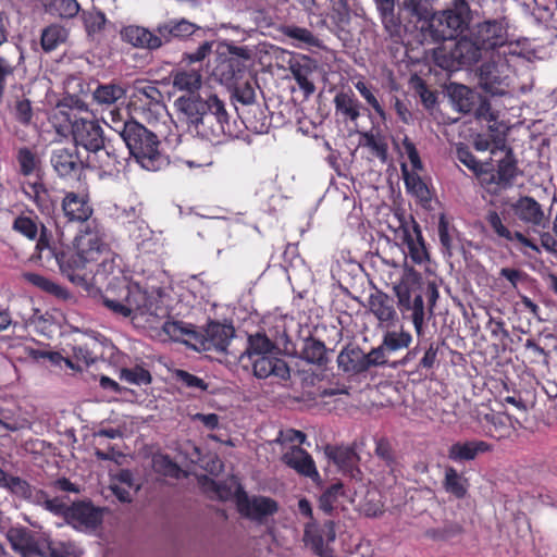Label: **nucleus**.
I'll list each match as a JSON object with an SVG mask.
<instances>
[{"label":"nucleus","instance_id":"nucleus-1","mask_svg":"<svg viewBox=\"0 0 557 557\" xmlns=\"http://www.w3.org/2000/svg\"><path fill=\"white\" fill-rule=\"evenodd\" d=\"M100 300L111 313L128 318L143 329H158L170 313L165 292L147 283H122L115 287L110 282Z\"/></svg>","mask_w":557,"mask_h":557},{"label":"nucleus","instance_id":"nucleus-2","mask_svg":"<svg viewBox=\"0 0 557 557\" xmlns=\"http://www.w3.org/2000/svg\"><path fill=\"white\" fill-rule=\"evenodd\" d=\"M508 40L503 20H486L471 26L455 42L435 48L433 59L443 70L458 71L476 64L490 51L505 48Z\"/></svg>","mask_w":557,"mask_h":557},{"label":"nucleus","instance_id":"nucleus-3","mask_svg":"<svg viewBox=\"0 0 557 557\" xmlns=\"http://www.w3.org/2000/svg\"><path fill=\"white\" fill-rule=\"evenodd\" d=\"M174 106L200 137L213 141L231 134L224 102L210 90L198 96H181Z\"/></svg>","mask_w":557,"mask_h":557},{"label":"nucleus","instance_id":"nucleus-4","mask_svg":"<svg viewBox=\"0 0 557 557\" xmlns=\"http://www.w3.org/2000/svg\"><path fill=\"white\" fill-rule=\"evenodd\" d=\"M102 236L98 232L85 231L75 237L73 247L64 246L59 257V270L70 282L78 286L88 285L102 250Z\"/></svg>","mask_w":557,"mask_h":557},{"label":"nucleus","instance_id":"nucleus-5","mask_svg":"<svg viewBox=\"0 0 557 557\" xmlns=\"http://www.w3.org/2000/svg\"><path fill=\"white\" fill-rule=\"evenodd\" d=\"M120 128L129 154L143 169L159 171L168 164L166 157L159 150L160 141L154 133L134 120Z\"/></svg>","mask_w":557,"mask_h":557},{"label":"nucleus","instance_id":"nucleus-6","mask_svg":"<svg viewBox=\"0 0 557 557\" xmlns=\"http://www.w3.org/2000/svg\"><path fill=\"white\" fill-rule=\"evenodd\" d=\"M393 292L397 298V307L405 317L407 313L413 324L416 334H424L426 309L423 300V282L421 275L413 271H404L397 282L393 284Z\"/></svg>","mask_w":557,"mask_h":557},{"label":"nucleus","instance_id":"nucleus-7","mask_svg":"<svg viewBox=\"0 0 557 557\" xmlns=\"http://www.w3.org/2000/svg\"><path fill=\"white\" fill-rule=\"evenodd\" d=\"M471 10L466 0H453L451 7L433 13L429 18L428 33L434 42L454 40L470 28Z\"/></svg>","mask_w":557,"mask_h":557},{"label":"nucleus","instance_id":"nucleus-8","mask_svg":"<svg viewBox=\"0 0 557 557\" xmlns=\"http://www.w3.org/2000/svg\"><path fill=\"white\" fill-rule=\"evenodd\" d=\"M129 99L134 110L141 112L148 121L157 120L164 110L161 91L145 81L134 82Z\"/></svg>","mask_w":557,"mask_h":557},{"label":"nucleus","instance_id":"nucleus-9","mask_svg":"<svg viewBox=\"0 0 557 557\" xmlns=\"http://www.w3.org/2000/svg\"><path fill=\"white\" fill-rule=\"evenodd\" d=\"M511 69L507 59L500 53L493 54V59L483 63L479 69L480 86L492 95H502L509 85Z\"/></svg>","mask_w":557,"mask_h":557},{"label":"nucleus","instance_id":"nucleus-10","mask_svg":"<svg viewBox=\"0 0 557 557\" xmlns=\"http://www.w3.org/2000/svg\"><path fill=\"white\" fill-rule=\"evenodd\" d=\"M103 511L90 502H77L70 506L65 522L79 532H94L102 523Z\"/></svg>","mask_w":557,"mask_h":557},{"label":"nucleus","instance_id":"nucleus-11","mask_svg":"<svg viewBox=\"0 0 557 557\" xmlns=\"http://www.w3.org/2000/svg\"><path fill=\"white\" fill-rule=\"evenodd\" d=\"M335 539L336 531L333 521L325 522L321 529L318 528L315 522L306 524L304 542L306 546L310 547L313 553L320 557H334L330 544L333 543Z\"/></svg>","mask_w":557,"mask_h":557},{"label":"nucleus","instance_id":"nucleus-12","mask_svg":"<svg viewBox=\"0 0 557 557\" xmlns=\"http://www.w3.org/2000/svg\"><path fill=\"white\" fill-rule=\"evenodd\" d=\"M125 158L120 156L116 149L104 141L99 148H95L86 157V166L98 169L103 175L113 176L121 172L124 168Z\"/></svg>","mask_w":557,"mask_h":557},{"label":"nucleus","instance_id":"nucleus-13","mask_svg":"<svg viewBox=\"0 0 557 557\" xmlns=\"http://www.w3.org/2000/svg\"><path fill=\"white\" fill-rule=\"evenodd\" d=\"M367 308L382 327L391 329L399 322L394 299L381 289L374 288L369 295Z\"/></svg>","mask_w":557,"mask_h":557},{"label":"nucleus","instance_id":"nucleus-14","mask_svg":"<svg viewBox=\"0 0 557 557\" xmlns=\"http://www.w3.org/2000/svg\"><path fill=\"white\" fill-rule=\"evenodd\" d=\"M72 136L75 143L74 147L84 148L87 154L106 141L100 124L95 120L83 117L72 122Z\"/></svg>","mask_w":557,"mask_h":557},{"label":"nucleus","instance_id":"nucleus-15","mask_svg":"<svg viewBox=\"0 0 557 557\" xmlns=\"http://www.w3.org/2000/svg\"><path fill=\"white\" fill-rule=\"evenodd\" d=\"M281 460L297 474L320 482L321 475L312 456L299 445H292L282 454Z\"/></svg>","mask_w":557,"mask_h":557},{"label":"nucleus","instance_id":"nucleus-16","mask_svg":"<svg viewBox=\"0 0 557 557\" xmlns=\"http://www.w3.org/2000/svg\"><path fill=\"white\" fill-rule=\"evenodd\" d=\"M120 38L136 49L153 51L161 48L156 28L151 30L140 25H126L121 28Z\"/></svg>","mask_w":557,"mask_h":557},{"label":"nucleus","instance_id":"nucleus-17","mask_svg":"<svg viewBox=\"0 0 557 557\" xmlns=\"http://www.w3.org/2000/svg\"><path fill=\"white\" fill-rule=\"evenodd\" d=\"M238 511L250 519L261 520L271 516L277 510L275 500L264 496L249 498L245 493H239L237 497Z\"/></svg>","mask_w":557,"mask_h":557},{"label":"nucleus","instance_id":"nucleus-18","mask_svg":"<svg viewBox=\"0 0 557 557\" xmlns=\"http://www.w3.org/2000/svg\"><path fill=\"white\" fill-rule=\"evenodd\" d=\"M50 162L54 171L62 177L70 176L86 165L74 146L54 148L51 152Z\"/></svg>","mask_w":557,"mask_h":557},{"label":"nucleus","instance_id":"nucleus-19","mask_svg":"<svg viewBox=\"0 0 557 557\" xmlns=\"http://www.w3.org/2000/svg\"><path fill=\"white\" fill-rule=\"evenodd\" d=\"M515 215L524 224L545 227L546 216L542 206L532 197H520L512 206Z\"/></svg>","mask_w":557,"mask_h":557},{"label":"nucleus","instance_id":"nucleus-20","mask_svg":"<svg viewBox=\"0 0 557 557\" xmlns=\"http://www.w3.org/2000/svg\"><path fill=\"white\" fill-rule=\"evenodd\" d=\"M252 366L255 376L258 379H267L275 376L281 380H287L290 375L287 363L274 355L258 357L249 360Z\"/></svg>","mask_w":557,"mask_h":557},{"label":"nucleus","instance_id":"nucleus-21","mask_svg":"<svg viewBox=\"0 0 557 557\" xmlns=\"http://www.w3.org/2000/svg\"><path fill=\"white\" fill-rule=\"evenodd\" d=\"M198 27L185 18H172L160 23L156 27L161 47L171 42L175 38H186L191 36Z\"/></svg>","mask_w":557,"mask_h":557},{"label":"nucleus","instance_id":"nucleus-22","mask_svg":"<svg viewBox=\"0 0 557 557\" xmlns=\"http://www.w3.org/2000/svg\"><path fill=\"white\" fill-rule=\"evenodd\" d=\"M403 243L407 249V256L416 264H421L429 259L421 228L417 222H412V228H403Z\"/></svg>","mask_w":557,"mask_h":557},{"label":"nucleus","instance_id":"nucleus-23","mask_svg":"<svg viewBox=\"0 0 557 557\" xmlns=\"http://www.w3.org/2000/svg\"><path fill=\"white\" fill-rule=\"evenodd\" d=\"M12 548L22 557H37L39 555L38 543L32 531L24 527H14L7 533Z\"/></svg>","mask_w":557,"mask_h":557},{"label":"nucleus","instance_id":"nucleus-24","mask_svg":"<svg viewBox=\"0 0 557 557\" xmlns=\"http://www.w3.org/2000/svg\"><path fill=\"white\" fill-rule=\"evenodd\" d=\"M62 210L64 215L71 222H85L92 214V208L85 195L76 193H67L62 201Z\"/></svg>","mask_w":557,"mask_h":557},{"label":"nucleus","instance_id":"nucleus-25","mask_svg":"<svg viewBox=\"0 0 557 557\" xmlns=\"http://www.w3.org/2000/svg\"><path fill=\"white\" fill-rule=\"evenodd\" d=\"M492 449L491 445L484 441L456 442L447 450L449 460L462 463L474 460L480 454Z\"/></svg>","mask_w":557,"mask_h":557},{"label":"nucleus","instance_id":"nucleus-26","mask_svg":"<svg viewBox=\"0 0 557 557\" xmlns=\"http://www.w3.org/2000/svg\"><path fill=\"white\" fill-rule=\"evenodd\" d=\"M519 175H521V171L518 169L517 161L511 150H509L505 158L498 162L496 173L491 175L486 184H495L500 189H508L512 187Z\"/></svg>","mask_w":557,"mask_h":557},{"label":"nucleus","instance_id":"nucleus-27","mask_svg":"<svg viewBox=\"0 0 557 557\" xmlns=\"http://www.w3.org/2000/svg\"><path fill=\"white\" fill-rule=\"evenodd\" d=\"M338 368L347 374H360L367 371L366 352L358 346L348 345L337 356Z\"/></svg>","mask_w":557,"mask_h":557},{"label":"nucleus","instance_id":"nucleus-28","mask_svg":"<svg viewBox=\"0 0 557 557\" xmlns=\"http://www.w3.org/2000/svg\"><path fill=\"white\" fill-rule=\"evenodd\" d=\"M173 87L181 91H186V96H198L202 90V75L195 69H178L172 74Z\"/></svg>","mask_w":557,"mask_h":557},{"label":"nucleus","instance_id":"nucleus-29","mask_svg":"<svg viewBox=\"0 0 557 557\" xmlns=\"http://www.w3.org/2000/svg\"><path fill=\"white\" fill-rule=\"evenodd\" d=\"M486 221L493 232L500 238L507 242H519L522 246L532 249L535 252H540V248L532 240L527 238L521 232H511L504 223L502 218L496 211H491L486 215Z\"/></svg>","mask_w":557,"mask_h":557},{"label":"nucleus","instance_id":"nucleus-30","mask_svg":"<svg viewBox=\"0 0 557 557\" xmlns=\"http://www.w3.org/2000/svg\"><path fill=\"white\" fill-rule=\"evenodd\" d=\"M442 485L447 494L457 499H463L468 495V479L451 466L445 467Z\"/></svg>","mask_w":557,"mask_h":557},{"label":"nucleus","instance_id":"nucleus-31","mask_svg":"<svg viewBox=\"0 0 557 557\" xmlns=\"http://www.w3.org/2000/svg\"><path fill=\"white\" fill-rule=\"evenodd\" d=\"M289 70L299 88L304 91L305 97L311 96L315 90V86L310 78L313 70L310 59L304 57L301 60L292 62Z\"/></svg>","mask_w":557,"mask_h":557},{"label":"nucleus","instance_id":"nucleus-32","mask_svg":"<svg viewBox=\"0 0 557 557\" xmlns=\"http://www.w3.org/2000/svg\"><path fill=\"white\" fill-rule=\"evenodd\" d=\"M140 215V206H129L128 208H124L117 215L124 224L128 225L129 235L135 239L146 237L149 234V227Z\"/></svg>","mask_w":557,"mask_h":557},{"label":"nucleus","instance_id":"nucleus-33","mask_svg":"<svg viewBox=\"0 0 557 557\" xmlns=\"http://www.w3.org/2000/svg\"><path fill=\"white\" fill-rule=\"evenodd\" d=\"M22 189L25 196L33 200L42 212L50 211L52 208L51 196L38 176L35 181H25Z\"/></svg>","mask_w":557,"mask_h":557},{"label":"nucleus","instance_id":"nucleus-34","mask_svg":"<svg viewBox=\"0 0 557 557\" xmlns=\"http://www.w3.org/2000/svg\"><path fill=\"white\" fill-rule=\"evenodd\" d=\"M384 29L389 36H399L400 18L395 13V0H374Z\"/></svg>","mask_w":557,"mask_h":557},{"label":"nucleus","instance_id":"nucleus-35","mask_svg":"<svg viewBox=\"0 0 557 557\" xmlns=\"http://www.w3.org/2000/svg\"><path fill=\"white\" fill-rule=\"evenodd\" d=\"M234 333L232 325L210 323L207 329V341L216 351L226 352Z\"/></svg>","mask_w":557,"mask_h":557},{"label":"nucleus","instance_id":"nucleus-36","mask_svg":"<svg viewBox=\"0 0 557 557\" xmlns=\"http://www.w3.org/2000/svg\"><path fill=\"white\" fill-rule=\"evenodd\" d=\"M361 145L367 147L371 153L376 157L382 163L388 160V143L386 136L379 129H371L366 132L361 137Z\"/></svg>","mask_w":557,"mask_h":557},{"label":"nucleus","instance_id":"nucleus-37","mask_svg":"<svg viewBox=\"0 0 557 557\" xmlns=\"http://www.w3.org/2000/svg\"><path fill=\"white\" fill-rule=\"evenodd\" d=\"M275 344L262 333H257L248 337V346L240 359L248 358L249 360L258 357H265L275 354Z\"/></svg>","mask_w":557,"mask_h":557},{"label":"nucleus","instance_id":"nucleus-38","mask_svg":"<svg viewBox=\"0 0 557 557\" xmlns=\"http://www.w3.org/2000/svg\"><path fill=\"white\" fill-rule=\"evenodd\" d=\"M10 487L16 495L23 497L30 504L44 507L47 502V492L29 485L20 478H12L10 480Z\"/></svg>","mask_w":557,"mask_h":557},{"label":"nucleus","instance_id":"nucleus-39","mask_svg":"<svg viewBox=\"0 0 557 557\" xmlns=\"http://www.w3.org/2000/svg\"><path fill=\"white\" fill-rule=\"evenodd\" d=\"M451 101L455 108L462 113H470L474 110L480 95L463 85L453 87L450 92Z\"/></svg>","mask_w":557,"mask_h":557},{"label":"nucleus","instance_id":"nucleus-40","mask_svg":"<svg viewBox=\"0 0 557 557\" xmlns=\"http://www.w3.org/2000/svg\"><path fill=\"white\" fill-rule=\"evenodd\" d=\"M281 33L293 40L297 48L320 47V40L309 29L296 25H284Z\"/></svg>","mask_w":557,"mask_h":557},{"label":"nucleus","instance_id":"nucleus-41","mask_svg":"<svg viewBox=\"0 0 557 557\" xmlns=\"http://www.w3.org/2000/svg\"><path fill=\"white\" fill-rule=\"evenodd\" d=\"M45 11L60 18H73L81 10L77 0H41Z\"/></svg>","mask_w":557,"mask_h":557},{"label":"nucleus","instance_id":"nucleus-42","mask_svg":"<svg viewBox=\"0 0 557 557\" xmlns=\"http://www.w3.org/2000/svg\"><path fill=\"white\" fill-rule=\"evenodd\" d=\"M76 87H79L82 89L83 84L79 78L71 77L65 83V92L66 96H64L58 103V108H70V109H76L78 111H87L88 106L84 101V99L75 94Z\"/></svg>","mask_w":557,"mask_h":557},{"label":"nucleus","instance_id":"nucleus-43","mask_svg":"<svg viewBox=\"0 0 557 557\" xmlns=\"http://www.w3.org/2000/svg\"><path fill=\"white\" fill-rule=\"evenodd\" d=\"M102 247L103 251L101 252L100 259L92 264L94 272L91 273V278H95L96 283L104 281L110 274L114 273L116 268L113 253L103 240Z\"/></svg>","mask_w":557,"mask_h":557},{"label":"nucleus","instance_id":"nucleus-44","mask_svg":"<svg viewBox=\"0 0 557 557\" xmlns=\"http://www.w3.org/2000/svg\"><path fill=\"white\" fill-rule=\"evenodd\" d=\"M125 89L117 84L99 85L92 92L94 100L100 106H111L125 96Z\"/></svg>","mask_w":557,"mask_h":557},{"label":"nucleus","instance_id":"nucleus-45","mask_svg":"<svg viewBox=\"0 0 557 557\" xmlns=\"http://www.w3.org/2000/svg\"><path fill=\"white\" fill-rule=\"evenodd\" d=\"M64 245L59 243L50 244L45 238H39L36 245L37 257L42 264L50 267L51 263H55L59 267V257L63 255Z\"/></svg>","mask_w":557,"mask_h":557},{"label":"nucleus","instance_id":"nucleus-46","mask_svg":"<svg viewBox=\"0 0 557 557\" xmlns=\"http://www.w3.org/2000/svg\"><path fill=\"white\" fill-rule=\"evenodd\" d=\"M412 342V336L408 331H387L383 335L382 345L383 348L391 355L400 349L408 348Z\"/></svg>","mask_w":557,"mask_h":557},{"label":"nucleus","instance_id":"nucleus-47","mask_svg":"<svg viewBox=\"0 0 557 557\" xmlns=\"http://www.w3.org/2000/svg\"><path fill=\"white\" fill-rule=\"evenodd\" d=\"M301 358L312 364H325L327 357L324 343L313 338L307 339L301 351Z\"/></svg>","mask_w":557,"mask_h":557},{"label":"nucleus","instance_id":"nucleus-48","mask_svg":"<svg viewBox=\"0 0 557 557\" xmlns=\"http://www.w3.org/2000/svg\"><path fill=\"white\" fill-rule=\"evenodd\" d=\"M344 486L342 483H335L326 488L319 499V507L326 513H331L337 509L341 504V498L344 497Z\"/></svg>","mask_w":557,"mask_h":557},{"label":"nucleus","instance_id":"nucleus-49","mask_svg":"<svg viewBox=\"0 0 557 557\" xmlns=\"http://www.w3.org/2000/svg\"><path fill=\"white\" fill-rule=\"evenodd\" d=\"M16 161L20 173L24 176H30L39 171L40 161L36 153L27 147L17 150Z\"/></svg>","mask_w":557,"mask_h":557},{"label":"nucleus","instance_id":"nucleus-50","mask_svg":"<svg viewBox=\"0 0 557 557\" xmlns=\"http://www.w3.org/2000/svg\"><path fill=\"white\" fill-rule=\"evenodd\" d=\"M485 421L491 424L486 434L494 438H503L510 434L509 417L500 413H486Z\"/></svg>","mask_w":557,"mask_h":557},{"label":"nucleus","instance_id":"nucleus-51","mask_svg":"<svg viewBox=\"0 0 557 557\" xmlns=\"http://www.w3.org/2000/svg\"><path fill=\"white\" fill-rule=\"evenodd\" d=\"M82 20L88 37L100 34L107 24L106 14L98 10L83 11Z\"/></svg>","mask_w":557,"mask_h":557},{"label":"nucleus","instance_id":"nucleus-52","mask_svg":"<svg viewBox=\"0 0 557 557\" xmlns=\"http://www.w3.org/2000/svg\"><path fill=\"white\" fill-rule=\"evenodd\" d=\"M207 490L212 492L214 497L221 500H227L231 498H235L237 502V497L239 493H245L243 491L242 486L237 484L234 481H231L230 483H220L215 482L213 480H210L208 482Z\"/></svg>","mask_w":557,"mask_h":557},{"label":"nucleus","instance_id":"nucleus-53","mask_svg":"<svg viewBox=\"0 0 557 557\" xmlns=\"http://www.w3.org/2000/svg\"><path fill=\"white\" fill-rule=\"evenodd\" d=\"M67 37L65 28L59 25H50L42 30L41 47L49 52L54 50L60 44L64 42Z\"/></svg>","mask_w":557,"mask_h":557},{"label":"nucleus","instance_id":"nucleus-54","mask_svg":"<svg viewBox=\"0 0 557 557\" xmlns=\"http://www.w3.org/2000/svg\"><path fill=\"white\" fill-rule=\"evenodd\" d=\"M335 108L344 116L351 121H356L360 115V104L358 100L347 94H339L334 99Z\"/></svg>","mask_w":557,"mask_h":557},{"label":"nucleus","instance_id":"nucleus-55","mask_svg":"<svg viewBox=\"0 0 557 557\" xmlns=\"http://www.w3.org/2000/svg\"><path fill=\"white\" fill-rule=\"evenodd\" d=\"M332 4L333 18L338 25L345 26L349 23L352 4L355 0H330Z\"/></svg>","mask_w":557,"mask_h":557},{"label":"nucleus","instance_id":"nucleus-56","mask_svg":"<svg viewBox=\"0 0 557 557\" xmlns=\"http://www.w3.org/2000/svg\"><path fill=\"white\" fill-rule=\"evenodd\" d=\"M535 16L557 30V0H546L544 4H537Z\"/></svg>","mask_w":557,"mask_h":557},{"label":"nucleus","instance_id":"nucleus-57","mask_svg":"<svg viewBox=\"0 0 557 557\" xmlns=\"http://www.w3.org/2000/svg\"><path fill=\"white\" fill-rule=\"evenodd\" d=\"M404 9L418 20L431 16L432 0H404Z\"/></svg>","mask_w":557,"mask_h":557},{"label":"nucleus","instance_id":"nucleus-58","mask_svg":"<svg viewBox=\"0 0 557 557\" xmlns=\"http://www.w3.org/2000/svg\"><path fill=\"white\" fill-rule=\"evenodd\" d=\"M375 454L392 472L397 469V459L391 444L386 440H379L376 442Z\"/></svg>","mask_w":557,"mask_h":557},{"label":"nucleus","instance_id":"nucleus-59","mask_svg":"<svg viewBox=\"0 0 557 557\" xmlns=\"http://www.w3.org/2000/svg\"><path fill=\"white\" fill-rule=\"evenodd\" d=\"M218 71L220 73L221 81L226 84H233L242 72L239 62L234 59L223 60L219 64Z\"/></svg>","mask_w":557,"mask_h":557},{"label":"nucleus","instance_id":"nucleus-60","mask_svg":"<svg viewBox=\"0 0 557 557\" xmlns=\"http://www.w3.org/2000/svg\"><path fill=\"white\" fill-rule=\"evenodd\" d=\"M121 379L136 385L148 384L151 381L150 373L141 367L122 369Z\"/></svg>","mask_w":557,"mask_h":557},{"label":"nucleus","instance_id":"nucleus-61","mask_svg":"<svg viewBox=\"0 0 557 557\" xmlns=\"http://www.w3.org/2000/svg\"><path fill=\"white\" fill-rule=\"evenodd\" d=\"M13 230L29 239H35L38 234L37 223L29 216H17L12 225Z\"/></svg>","mask_w":557,"mask_h":557},{"label":"nucleus","instance_id":"nucleus-62","mask_svg":"<svg viewBox=\"0 0 557 557\" xmlns=\"http://www.w3.org/2000/svg\"><path fill=\"white\" fill-rule=\"evenodd\" d=\"M175 377L183 386L193 391L205 392L208 388V384L201 377L185 370H176Z\"/></svg>","mask_w":557,"mask_h":557},{"label":"nucleus","instance_id":"nucleus-63","mask_svg":"<svg viewBox=\"0 0 557 557\" xmlns=\"http://www.w3.org/2000/svg\"><path fill=\"white\" fill-rule=\"evenodd\" d=\"M405 184L407 189L418 198L425 200L429 198V189L425 183L417 174L405 175Z\"/></svg>","mask_w":557,"mask_h":557},{"label":"nucleus","instance_id":"nucleus-64","mask_svg":"<svg viewBox=\"0 0 557 557\" xmlns=\"http://www.w3.org/2000/svg\"><path fill=\"white\" fill-rule=\"evenodd\" d=\"M457 159L476 175L484 172L483 164L466 147H459L457 149Z\"/></svg>","mask_w":557,"mask_h":557}]
</instances>
